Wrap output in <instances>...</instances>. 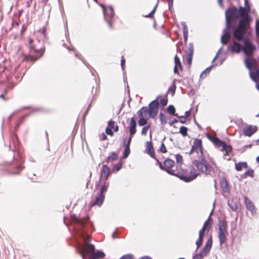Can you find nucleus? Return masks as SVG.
<instances>
[{
    "instance_id": "f3484780",
    "label": "nucleus",
    "mask_w": 259,
    "mask_h": 259,
    "mask_svg": "<svg viewBox=\"0 0 259 259\" xmlns=\"http://www.w3.org/2000/svg\"><path fill=\"white\" fill-rule=\"evenodd\" d=\"M105 256V254L102 250H98L91 254L89 259H101Z\"/></svg>"
},
{
    "instance_id": "f03ea898",
    "label": "nucleus",
    "mask_w": 259,
    "mask_h": 259,
    "mask_svg": "<svg viewBox=\"0 0 259 259\" xmlns=\"http://www.w3.org/2000/svg\"><path fill=\"white\" fill-rule=\"evenodd\" d=\"M70 225L67 224L64 220V224L66 226H71L69 230L74 237L78 239L84 240L86 242L81 244V249L78 251L82 259L84 258L85 255L95 251L94 245L90 243L91 236L89 232H93L95 231L93 223L90 220L89 217L79 218L76 214H71L70 219Z\"/></svg>"
},
{
    "instance_id": "4be33fe9",
    "label": "nucleus",
    "mask_w": 259,
    "mask_h": 259,
    "mask_svg": "<svg viewBox=\"0 0 259 259\" xmlns=\"http://www.w3.org/2000/svg\"><path fill=\"white\" fill-rule=\"evenodd\" d=\"M228 205L232 210L237 211L238 209V203L233 199H229L228 201Z\"/></svg>"
},
{
    "instance_id": "9d476101",
    "label": "nucleus",
    "mask_w": 259,
    "mask_h": 259,
    "mask_svg": "<svg viewBox=\"0 0 259 259\" xmlns=\"http://www.w3.org/2000/svg\"><path fill=\"white\" fill-rule=\"evenodd\" d=\"M215 146L217 147H222L221 151L225 152L224 155L225 156L228 155L229 154L232 152V147L230 145L227 144L226 142L224 141L221 140V142L219 143V144H217Z\"/></svg>"
},
{
    "instance_id": "5fc2aeb1",
    "label": "nucleus",
    "mask_w": 259,
    "mask_h": 259,
    "mask_svg": "<svg viewBox=\"0 0 259 259\" xmlns=\"http://www.w3.org/2000/svg\"><path fill=\"white\" fill-rule=\"evenodd\" d=\"M105 133L106 134L110 136H113L114 135V132L113 131L112 129L107 127L106 128Z\"/></svg>"
},
{
    "instance_id": "4c0bfd02",
    "label": "nucleus",
    "mask_w": 259,
    "mask_h": 259,
    "mask_svg": "<svg viewBox=\"0 0 259 259\" xmlns=\"http://www.w3.org/2000/svg\"><path fill=\"white\" fill-rule=\"evenodd\" d=\"M194 53V46L192 42H190L188 47L187 55L193 56Z\"/></svg>"
},
{
    "instance_id": "338daca9",
    "label": "nucleus",
    "mask_w": 259,
    "mask_h": 259,
    "mask_svg": "<svg viewBox=\"0 0 259 259\" xmlns=\"http://www.w3.org/2000/svg\"><path fill=\"white\" fill-rule=\"evenodd\" d=\"M92 106V103H90L89 104V105L88 106L86 111H85V112L84 113V114H83V117L84 118L85 117V116L87 115V114H88L89 110H90V107H91Z\"/></svg>"
},
{
    "instance_id": "473e14b6",
    "label": "nucleus",
    "mask_w": 259,
    "mask_h": 259,
    "mask_svg": "<svg viewBox=\"0 0 259 259\" xmlns=\"http://www.w3.org/2000/svg\"><path fill=\"white\" fill-rule=\"evenodd\" d=\"M176 79L173 80L172 85L169 88L168 90L171 93L172 96H173L175 95L176 92L177 86L175 82L176 81Z\"/></svg>"
},
{
    "instance_id": "f257e3e1",
    "label": "nucleus",
    "mask_w": 259,
    "mask_h": 259,
    "mask_svg": "<svg viewBox=\"0 0 259 259\" xmlns=\"http://www.w3.org/2000/svg\"><path fill=\"white\" fill-rule=\"evenodd\" d=\"M244 7L240 6L238 8L230 6L225 11L226 28L223 31L221 41L223 45H226L231 37L237 41L230 44L227 51L232 53L239 54L241 50L249 49H254V45L251 40L253 36L251 28L247 31H242L241 29L237 30V26L240 18L244 17Z\"/></svg>"
},
{
    "instance_id": "39448f33",
    "label": "nucleus",
    "mask_w": 259,
    "mask_h": 259,
    "mask_svg": "<svg viewBox=\"0 0 259 259\" xmlns=\"http://www.w3.org/2000/svg\"><path fill=\"white\" fill-rule=\"evenodd\" d=\"M244 17L240 18L237 24V30L241 29L242 31L246 32L247 29L251 28V24L253 21V18L250 15L251 12V5L248 0H244Z\"/></svg>"
},
{
    "instance_id": "0e129e2a",
    "label": "nucleus",
    "mask_w": 259,
    "mask_h": 259,
    "mask_svg": "<svg viewBox=\"0 0 259 259\" xmlns=\"http://www.w3.org/2000/svg\"><path fill=\"white\" fill-rule=\"evenodd\" d=\"M99 137L101 140H105L107 139V136L104 133H102Z\"/></svg>"
},
{
    "instance_id": "79ce46f5",
    "label": "nucleus",
    "mask_w": 259,
    "mask_h": 259,
    "mask_svg": "<svg viewBox=\"0 0 259 259\" xmlns=\"http://www.w3.org/2000/svg\"><path fill=\"white\" fill-rule=\"evenodd\" d=\"M159 119L161 124L165 125L167 123V120L165 116L162 112H160L159 114Z\"/></svg>"
},
{
    "instance_id": "9b49d317",
    "label": "nucleus",
    "mask_w": 259,
    "mask_h": 259,
    "mask_svg": "<svg viewBox=\"0 0 259 259\" xmlns=\"http://www.w3.org/2000/svg\"><path fill=\"white\" fill-rule=\"evenodd\" d=\"M257 130L256 125H247L243 130V134L245 136L251 137Z\"/></svg>"
},
{
    "instance_id": "13d9d810",
    "label": "nucleus",
    "mask_w": 259,
    "mask_h": 259,
    "mask_svg": "<svg viewBox=\"0 0 259 259\" xmlns=\"http://www.w3.org/2000/svg\"><path fill=\"white\" fill-rule=\"evenodd\" d=\"M156 160V164L159 165V167L161 170L165 169V167H163V165L162 164V162H160L158 159L156 157L154 158Z\"/></svg>"
},
{
    "instance_id": "393cba45",
    "label": "nucleus",
    "mask_w": 259,
    "mask_h": 259,
    "mask_svg": "<svg viewBox=\"0 0 259 259\" xmlns=\"http://www.w3.org/2000/svg\"><path fill=\"white\" fill-rule=\"evenodd\" d=\"M109 186V183L107 182H104L103 185L100 188L99 192L98 193L102 196H105V193L107 192Z\"/></svg>"
},
{
    "instance_id": "2f4dec72",
    "label": "nucleus",
    "mask_w": 259,
    "mask_h": 259,
    "mask_svg": "<svg viewBox=\"0 0 259 259\" xmlns=\"http://www.w3.org/2000/svg\"><path fill=\"white\" fill-rule=\"evenodd\" d=\"M122 162L121 161L118 162L117 163L114 164L112 169V172L115 173L118 172L121 169V168H122Z\"/></svg>"
},
{
    "instance_id": "864d4df0",
    "label": "nucleus",
    "mask_w": 259,
    "mask_h": 259,
    "mask_svg": "<svg viewBox=\"0 0 259 259\" xmlns=\"http://www.w3.org/2000/svg\"><path fill=\"white\" fill-rule=\"evenodd\" d=\"M115 126V121L112 119H110L108 122L107 127L110 128L111 129H113Z\"/></svg>"
},
{
    "instance_id": "6ab92c4d",
    "label": "nucleus",
    "mask_w": 259,
    "mask_h": 259,
    "mask_svg": "<svg viewBox=\"0 0 259 259\" xmlns=\"http://www.w3.org/2000/svg\"><path fill=\"white\" fill-rule=\"evenodd\" d=\"M105 196H102L98 194L97 196L96 197L95 201L92 204V206L98 205L99 206H101L102 205Z\"/></svg>"
},
{
    "instance_id": "37998d69",
    "label": "nucleus",
    "mask_w": 259,
    "mask_h": 259,
    "mask_svg": "<svg viewBox=\"0 0 259 259\" xmlns=\"http://www.w3.org/2000/svg\"><path fill=\"white\" fill-rule=\"evenodd\" d=\"M253 172V170L252 168H249L246 171V172L243 175L241 176V178H245V177H244V175H247L251 178H253L254 176Z\"/></svg>"
},
{
    "instance_id": "1a4fd4ad",
    "label": "nucleus",
    "mask_w": 259,
    "mask_h": 259,
    "mask_svg": "<svg viewBox=\"0 0 259 259\" xmlns=\"http://www.w3.org/2000/svg\"><path fill=\"white\" fill-rule=\"evenodd\" d=\"M160 96H158L157 98L152 101L148 105L149 109L150 110V117L154 118L157 114L159 109V98Z\"/></svg>"
},
{
    "instance_id": "6e6552de",
    "label": "nucleus",
    "mask_w": 259,
    "mask_h": 259,
    "mask_svg": "<svg viewBox=\"0 0 259 259\" xmlns=\"http://www.w3.org/2000/svg\"><path fill=\"white\" fill-rule=\"evenodd\" d=\"M194 163L197 169L205 175H210L213 170V168L208 164L204 158H202L200 160H195Z\"/></svg>"
},
{
    "instance_id": "ddd939ff",
    "label": "nucleus",
    "mask_w": 259,
    "mask_h": 259,
    "mask_svg": "<svg viewBox=\"0 0 259 259\" xmlns=\"http://www.w3.org/2000/svg\"><path fill=\"white\" fill-rule=\"evenodd\" d=\"M212 245V237L210 236L207 240L205 245L203 247L201 251L204 253L206 255L210 251Z\"/></svg>"
},
{
    "instance_id": "69168bd1",
    "label": "nucleus",
    "mask_w": 259,
    "mask_h": 259,
    "mask_svg": "<svg viewBox=\"0 0 259 259\" xmlns=\"http://www.w3.org/2000/svg\"><path fill=\"white\" fill-rule=\"evenodd\" d=\"M178 119L174 118L172 120H170L168 124L170 126H172L175 123L178 122Z\"/></svg>"
},
{
    "instance_id": "a18cd8bd",
    "label": "nucleus",
    "mask_w": 259,
    "mask_h": 259,
    "mask_svg": "<svg viewBox=\"0 0 259 259\" xmlns=\"http://www.w3.org/2000/svg\"><path fill=\"white\" fill-rule=\"evenodd\" d=\"M203 240V238L201 237V236H199L198 239L196 240V243H195L196 245L197 246L196 249H197L198 248H199L202 245Z\"/></svg>"
},
{
    "instance_id": "a878e982",
    "label": "nucleus",
    "mask_w": 259,
    "mask_h": 259,
    "mask_svg": "<svg viewBox=\"0 0 259 259\" xmlns=\"http://www.w3.org/2000/svg\"><path fill=\"white\" fill-rule=\"evenodd\" d=\"M118 158V155L115 152H111L109 153V156L107 157L106 162L109 163L117 160Z\"/></svg>"
},
{
    "instance_id": "72a5a7b5",
    "label": "nucleus",
    "mask_w": 259,
    "mask_h": 259,
    "mask_svg": "<svg viewBox=\"0 0 259 259\" xmlns=\"http://www.w3.org/2000/svg\"><path fill=\"white\" fill-rule=\"evenodd\" d=\"M124 149L123 152L122 158L126 159L128 157L131 153L130 147L124 146Z\"/></svg>"
},
{
    "instance_id": "5701e85b",
    "label": "nucleus",
    "mask_w": 259,
    "mask_h": 259,
    "mask_svg": "<svg viewBox=\"0 0 259 259\" xmlns=\"http://www.w3.org/2000/svg\"><path fill=\"white\" fill-rule=\"evenodd\" d=\"M137 114L139 116H143L148 114L149 117H150V110L149 108H148L146 106L142 107L138 112Z\"/></svg>"
},
{
    "instance_id": "680f3d73",
    "label": "nucleus",
    "mask_w": 259,
    "mask_h": 259,
    "mask_svg": "<svg viewBox=\"0 0 259 259\" xmlns=\"http://www.w3.org/2000/svg\"><path fill=\"white\" fill-rule=\"evenodd\" d=\"M120 64H121V67L122 70H124V66H125V60L124 59L123 57H122L121 59Z\"/></svg>"
},
{
    "instance_id": "cd10ccee",
    "label": "nucleus",
    "mask_w": 259,
    "mask_h": 259,
    "mask_svg": "<svg viewBox=\"0 0 259 259\" xmlns=\"http://www.w3.org/2000/svg\"><path fill=\"white\" fill-rule=\"evenodd\" d=\"M100 178L104 175H110V171L109 167L106 164L103 165L101 171Z\"/></svg>"
},
{
    "instance_id": "052dcab7",
    "label": "nucleus",
    "mask_w": 259,
    "mask_h": 259,
    "mask_svg": "<svg viewBox=\"0 0 259 259\" xmlns=\"http://www.w3.org/2000/svg\"><path fill=\"white\" fill-rule=\"evenodd\" d=\"M193 56L187 55V62L189 66H190L192 63Z\"/></svg>"
},
{
    "instance_id": "f8f14e48",
    "label": "nucleus",
    "mask_w": 259,
    "mask_h": 259,
    "mask_svg": "<svg viewBox=\"0 0 259 259\" xmlns=\"http://www.w3.org/2000/svg\"><path fill=\"white\" fill-rule=\"evenodd\" d=\"M191 148L193 151H197V150L199 149L201 154H202L203 147L202 140L200 139H195Z\"/></svg>"
},
{
    "instance_id": "7c9ffc66",
    "label": "nucleus",
    "mask_w": 259,
    "mask_h": 259,
    "mask_svg": "<svg viewBox=\"0 0 259 259\" xmlns=\"http://www.w3.org/2000/svg\"><path fill=\"white\" fill-rule=\"evenodd\" d=\"M212 67L213 65H211L210 66L207 67L204 70H203L200 74V78L202 79L205 78L207 74H208L212 69Z\"/></svg>"
},
{
    "instance_id": "412c9836",
    "label": "nucleus",
    "mask_w": 259,
    "mask_h": 259,
    "mask_svg": "<svg viewBox=\"0 0 259 259\" xmlns=\"http://www.w3.org/2000/svg\"><path fill=\"white\" fill-rule=\"evenodd\" d=\"M183 27L184 41L185 44H187L188 38V27L185 22H181V23Z\"/></svg>"
},
{
    "instance_id": "7ed1b4c3",
    "label": "nucleus",
    "mask_w": 259,
    "mask_h": 259,
    "mask_svg": "<svg viewBox=\"0 0 259 259\" xmlns=\"http://www.w3.org/2000/svg\"><path fill=\"white\" fill-rule=\"evenodd\" d=\"M256 49V47H255L254 49L250 50L246 49L241 50V52L245 56L244 63L245 67L249 70V76L256 82V88L259 91V63L254 57V54Z\"/></svg>"
},
{
    "instance_id": "c756f323",
    "label": "nucleus",
    "mask_w": 259,
    "mask_h": 259,
    "mask_svg": "<svg viewBox=\"0 0 259 259\" xmlns=\"http://www.w3.org/2000/svg\"><path fill=\"white\" fill-rule=\"evenodd\" d=\"M207 138L211 141L213 144L216 146L217 144H219L220 142H221V140L218 138L217 137H212L208 133L206 134Z\"/></svg>"
},
{
    "instance_id": "e2e57ef3",
    "label": "nucleus",
    "mask_w": 259,
    "mask_h": 259,
    "mask_svg": "<svg viewBox=\"0 0 259 259\" xmlns=\"http://www.w3.org/2000/svg\"><path fill=\"white\" fill-rule=\"evenodd\" d=\"M206 231L205 229L202 228L199 231V236H201L203 238L205 234V232Z\"/></svg>"
},
{
    "instance_id": "ea45409f",
    "label": "nucleus",
    "mask_w": 259,
    "mask_h": 259,
    "mask_svg": "<svg viewBox=\"0 0 259 259\" xmlns=\"http://www.w3.org/2000/svg\"><path fill=\"white\" fill-rule=\"evenodd\" d=\"M158 3H159V0H157V4H156L155 6L153 8V10L149 14H148L147 15L145 16V17L150 18H153L154 14V13H155V12L156 11L157 7L158 6Z\"/></svg>"
},
{
    "instance_id": "49530a36",
    "label": "nucleus",
    "mask_w": 259,
    "mask_h": 259,
    "mask_svg": "<svg viewBox=\"0 0 259 259\" xmlns=\"http://www.w3.org/2000/svg\"><path fill=\"white\" fill-rule=\"evenodd\" d=\"M205 256H206V255L200 251L199 253L196 254L193 256V259H201Z\"/></svg>"
},
{
    "instance_id": "603ef678",
    "label": "nucleus",
    "mask_w": 259,
    "mask_h": 259,
    "mask_svg": "<svg viewBox=\"0 0 259 259\" xmlns=\"http://www.w3.org/2000/svg\"><path fill=\"white\" fill-rule=\"evenodd\" d=\"M167 99H164V98H160L159 101V105L161 104L163 106H165L167 104Z\"/></svg>"
},
{
    "instance_id": "dca6fc26",
    "label": "nucleus",
    "mask_w": 259,
    "mask_h": 259,
    "mask_svg": "<svg viewBox=\"0 0 259 259\" xmlns=\"http://www.w3.org/2000/svg\"><path fill=\"white\" fill-rule=\"evenodd\" d=\"M137 122L136 120L134 117H133L131 118L130 126H129V131L130 134L131 135H134L137 132Z\"/></svg>"
},
{
    "instance_id": "a19ab883",
    "label": "nucleus",
    "mask_w": 259,
    "mask_h": 259,
    "mask_svg": "<svg viewBox=\"0 0 259 259\" xmlns=\"http://www.w3.org/2000/svg\"><path fill=\"white\" fill-rule=\"evenodd\" d=\"M75 56L79 59L82 61V62L83 63V64L89 68L91 67V66L90 64H89L86 61L84 60V59L82 58V55L79 53H76L75 54Z\"/></svg>"
},
{
    "instance_id": "0eeeda50",
    "label": "nucleus",
    "mask_w": 259,
    "mask_h": 259,
    "mask_svg": "<svg viewBox=\"0 0 259 259\" xmlns=\"http://www.w3.org/2000/svg\"><path fill=\"white\" fill-rule=\"evenodd\" d=\"M228 226L227 222L225 219H220L219 220V240L220 244L222 246L226 241L228 232L227 228Z\"/></svg>"
},
{
    "instance_id": "4d7b16f0",
    "label": "nucleus",
    "mask_w": 259,
    "mask_h": 259,
    "mask_svg": "<svg viewBox=\"0 0 259 259\" xmlns=\"http://www.w3.org/2000/svg\"><path fill=\"white\" fill-rule=\"evenodd\" d=\"M134 256L132 254H126L122 255L119 259H133Z\"/></svg>"
},
{
    "instance_id": "c03bdc74",
    "label": "nucleus",
    "mask_w": 259,
    "mask_h": 259,
    "mask_svg": "<svg viewBox=\"0 0 259 259\" xmlns=\"http://www.w3.org/2000/svg\"><path fill=\"white\" fill-rule=\"evenodd\" d=\"M211 225V222H208V220H206L203 224L202 228L205 229V230L208 232L210 229Z\"/></svg>"
},
{
    "instance_id": "774afa93",
    "label": "nucleus",
    "mask_w": 259,
    "mask_h": 259,
    "mask_svg": "<svg viewBox=\"0 0 259 259\" xmlns=\"http://www.w3.org/2000/svg\"><path fill=\"white\" fill-rule=\"evenodd\" d=\"M139 259H152V258L148 255L143 256L140 257Z\"/></svg>"
},
{
    "instance_id": "bb28decb",
    "label": "nucleus",
    "mask_w": 259,
    "mask_h": 259,
    "mask_svg": "<svg viewBox=\"0 0 259 259\" xmlns=\"http://www.w3.org/2000/svg\"><path fill=\"white\" fill-rule=\"evenodd\" d=\"M248 165L246 162H239L237 163H235V169L237 171H241L242 168H247Z\"/></svg>"
},
{
    "instance_id": "2eb2a0df",
    "label": "nucleus",
    "mask_w": 259,
    "mask_h": 259,
    "mask_svg": "<svg viewBox=\"0 0 259 259\" xmlns=\"http://www.w3.org/2000/svg\"><path fill=\"white\" fill-rule=\"evenodd\" d=\"M147 153L152 158H155V151L151 141L146 142Z\"/></svg>"
},
{
    "instance_id": "e433bc0d",
    "label": "nucleus",
    "mask_w": 259,
    "mask_h": 259,
    "mask_svg": "<svg viewBox=\"0 0 259 259\" xmlns=\"http://www.w3.org/2000/svg\"><path fill=\"white\" fill-rule=\"evenodd\" d=\"M188 128L185 126H181L180 128L179 133H181V134L183 137H186L188 135Z\"/></svg>"
},
{
    "instance_id": "20e7f679",
    "label": "nucleus",
    "mask_w": 259,
    "mask_h": 259,
    "mask_svg": "<svg viewBox=\"0 0 259 259\" xmlns=\"http://www.w3.org/2000/svg\"><path fill=\"white\" fill-rule=\"evenodd\" d=\"M175 164V162L174 160L169 158H166L163 162V167H165V169L163 170L166 171L168 174L175 176L187 183L190 182L197 178L198 174L196 173L195 169L193 167L191 168L190 175H189L186 174L183 169L176 172L173 169Z\"/></svg>"
},
{
    "instance_id": "09e8293b",
    "label": "nucleus",
    "mask_w": 259,
    "mask_h": 259,
    "mask_svg": "<svg viewBox=\"0 0 259 259\" xmlns=\"http://www.w3.org/2000/svg\"><path fill=\"white\" fill-rule=\"evenodd\" d=\"M255 28L256 34L257 36H259V19L258 18H257L255 20Z\"/></svg>"
},
{
    "instance_id": "58836bf2",
    "label": "nucleus",
    "mask_w": 259,
    "mask_h": 259,
    "mask_svg": "<svg viewBox=\"0 0 259 259\" xmlns=\"http://www.w3.org/2000/svg\"><path fill=\"white\" fill-rule=\"evenodd\" d=\"M174 60H175V66L179 68H180L181 70H182V64H181V61H180V59L177 56V55L175 56V58H174Z\"/></svg>"
},
{
    "instance_id": "de8ad7c7",
    "label": "nucleus",
    "mask_w": 259,
    "mask_h": 259,
    "mask_svg": "<svg viewBox=\"0 0 259 259\" xmlns=\"http://www.w3.org/2000/svg\"><path fill=\"white\" fill-rule=\"evenodd\" d=\"M176 159L178 164H182L183 163V157L180 154H177L176 155Z\"/></svg>"
},
{
    "instance_id": "6e6d98bb",
    "label": "nucleus",
    "mask_w": 259,
    "mask_h": 259,
    "mask_svg": "<svg viewBox=\"0 0 259 259\" xmlns=\"http://www.w3.org/2000/svg\"><path fill=\"white\" fill-rule=\"evenodd\" d=\"M160 151L162 153H165L167 152L166 148L163 143H162L160 145Z\"/></svg>"
},
{
    "instance_id": "aec40b11",
    "label": "nucleus",
    "mask_w": 259,
    "mask_h": 259,
    "mask_svg": "<svg viewBox=\"0 0 259 259\" xmlns=\"http://www.w3.org/2000/svg\"><path fill=\"white\" fill-rule=\"evenodd\" d=\"M221 187L222 190L224 192H229L230 190V188L229 187L228 183L227 182V179L225 178H223L220 182Z\"/></svg>"
},
{
    "instance_id": "b1692460",
    "label": "nucleus",
    "mask_w": 259,
    "mask_h": 259,
    "mask_svg": "<svg viewBox=\"0 0 259 259\" xmlns=\"http://www.w3.org/2000/svg\"><path fill=\"white\" fill-rule=\"evenodd\" d=\"M109 186V183L107 182H104L103 185L100 188L99 192L98 193L102 196H105V193L107 192Z\"/></svg>"
},
{
    "instance_id": "423d86ee",
    "label": "nucleus",
    "mask_w": 259,
    "mask_h": 259,
    "mask_svg": "<svg viewBox=\"0 0 259 259\" xmlns=\"http://www.w3.org/2000/svg\"><path fill=\"white\" fill-rule=\"evenodd\" d=\"M98 4L103 9L104 20L108 23L109 28H112V23L113 22V18L114 17V12L113 7L109 6L108 8H107L103 4Z\"/></svg>"
},
{
    "instance_id": "bf43d9fd",
    "label": "nucleus",
    "mask_w": 259,
    "mask_h": 259,
    "mask_svg": "<svg viewBox=\"0 0 259 259\" xmlns=\"http://www.w3.org/2000/svg\"><path fill=\"white\" fill-rule=\"evenodd\" d=\"M174 0H167V4L168 6V10L172 12V7L173 6Z\"/></svg>"
},
{
    "instance_id": "a211bd4d",
    "label": "nucleus",
    "mask_w": 259,
    "mask_h": 259,
    "mask_svg": "<svg viewBox=\"0 0 259 259\" xmlns=\"http://www.w3.org/2000/svg\"><path fill=\"white\" fill-rule=\"evenodd\" d=\"M45 50L43 49H35L33 47V62L37 61L43 55Z\"/></svg>"
},
{
    "instance_id": "8fccbe9b",
    "label": "nucleus",
    "mask_w": 259,
    "mask_h": 259,
    "mask_svg": "<svg viewBox=\"0 0 259 259\" xmlns=\"http://www.w3.org/2000/svg\"><path fill=\"white\" fill-rule=\"evenodd\" d=\"M149 128H150V125H149L144 126L142 128V132H141V134L142 135H146Z\"/></svg>"
},
{
    "instance_id": "c9c22d12",
    "label": "nucleus",
    "mask_w": 259,
    "mask_h": 259,
    "mask_svg": "<svg viewBox=\"0 0 259 259\" xmlns=\"http://www.w3.org/2000/svg\"><path fill=\"white\" fill-rule=\"evenodd\" d=\"M133 136H134V135H131L130 134L127 139L126 140V139L124 140L123 142V145L124 146L130 147V144L132 142V140Z\"/></svg>"
},
{
    "instance_id": "f704fd0d",
    "label": "nucleus",
    "mask_w": 259,
    "mask_h": 259,
    "mask_svg": "<svg viewBox=\"0 0 259 259\" xmlns=\"http://www.w3.org/2000/svg\"><path fill=\"white\" fill-rule=\"evenodd\" d=\"M141 118L139 119L138 121V123L139 125L142 126H146V125L147 124V118H145L144 117L140 116Z\"/></svg>"
},
{
    "instance_id": "3c124183",
    "label": "nucleus",
    "mask_w": 259,
    "mask_h": 259,
    "mask_svg": "<svg viewBox=\"0 0 259 259\" xmlns=\"http://www.w3.org/2000/svg\"><path fill=\"white\" fill-rule=\"evenodd\" d=\"M190 110H191V109L189 110L186 111L185 112L184 116H183V115L179 116L178 115V118H187L189 117L190 116Z\"/></svg>"
},
{
    "instance_id": "c85d7f7f",
    "label": "nucleus",
    "mask_w": 259,
    "mask_h": 259,
    "mask_svg": "<svg viewBox=\"0 0 259 259\" xmlns=\"http://www.w3.org/2000/svg\"><path fill=\"white\" fill-rule=\"evenodd\" d=\"M166 112L171 115L178 117V115L176 113V108L172 105H169L166 108Z\"/></svg>"
},
{
    "instance_id": "4468645a",
    "label": "nucleus",
    "mask_w": 259,
    "mask_h": 259,
    "mask_svg": "<svg viewBox=\"0 0 259 259\" xmlns=\"http://www.w3.org/2000/svg\"><path fill=\"white\" fill-rule=\"evenodd\" d=\"M245 204L247 209L250 211L252 214L256 213V208L252 201L247 197L245 198Z\"/></svg>"
}]
</instances>
